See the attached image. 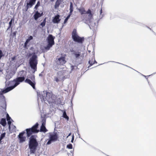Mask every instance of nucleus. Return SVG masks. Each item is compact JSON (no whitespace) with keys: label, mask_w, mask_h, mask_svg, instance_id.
<instances>
[{"label":"nucleus","mask_w":156,"mask_h":156,"mask_svg":"<svg viewBox=\"0 0 156 156\" xmlns=\"http://www.w3.org/2000/svg\"><path fill=\"white\" fill-rule=\"evenodd\" d=\"M39 124L37 122L31 128L27 129L26 131L27 136L30 137L28 143L29 147L30 149L31 153H34L37 149L38 145V143L37 141V135H32V134L37 133L39 131L38 129Z\"/></svg>","instance_id":"obj_1"},{"label":"nucleus","mask_w":156,"mask_h":156,"mask_svg":"<svg viewBox=\"0 0 156 156\" xmlns=\"http://www.w3.org/2000/svg\"><path fill=\"white\" fill-rule=\"evenodd\" d=\"M6 103L5 98L1 93V114L2 117L6 115L7 121H10L12 119L6 112Z\"/></svg>","instance_id":"obj_2"},{"label":"nucleus","mask_w":156,"mask_h":156,"mask_svg":"<svg viewBox=\"0 0 156 156\" xmlns=\"http://www.w3.org/2000/svg\"><path fill=\"white\" fill-rule=\"evenodd\" d=\"M79 12L81 15L88 14V17L86 18V16H85L84 20H85V23H87L88 22L90 23L91 20L93 18V15L91 13V11L90 9H88L87 11H86L85 9L83 7L80 8L78 9Z\"/></svg>","instance_id":"obj_3"},{"label":"nucleus","mask_w":156,"mask_h":156,"mask_svg":"<svg viewBox=\"0 0 156 156\" xmlns=\"http://www.w3.org/2000/svg\"><path fill=\"white\" fill-rule=\"evenodd\" d=\"M37 58V55L34 53L29 59V64L31 68L34 70L33 73H34L37 70V65L38 64Z\"/></svg>","instance_id":"obj_4"},{"label":"nucleus","mask_w":156,"mask_h":156,"mask_svg":"<svg viewBox=\"0 0 156 156\" xmlns=\"http://www.w3.org/2000/svg\"><path fill=\"white\" fill-rule=\"evenodd\" d=\"M72 37L74 41L81 44L82 43L84 40L83 37H81L78 35L76 30L75 29H74L72 32Z\"/></svg>","instance_id":"obj_5"},{"label":"nucleus","mask_w":156,"mask_h":156,"mask_svg":"<svg viewBox=\"0 0 156 156\" xmlns=\"http://www.w3.org/2000/svg\"><path fill=\"white\" fill-rule=\"evenodd\" d=\"M16 83V81L15 79L13 80L7 82L6 83V86H10L9 87H7L5 89L2 91V92L1 93L2 94L3 96H4L3 95V94L6 93L10 90L13 89L14 88H12L13 87Z\"/></svg>","instance_id":"obj_6"},{"label":"nucleus","mask_w":156,"mask_h":156,"mask_svg":"<svg viewBox=\"0 0 156 156\" xmlns=\"http://www.w3.org/2000/svg\"><path fill=\"white\" fill-rule=\"evenodd\" d=\"M24 73V71H21L19 72L18 75L20 76L17 77L15 79L16 81V83L15 85L12 87V88H15L17 86L19 85L20 83L22 82L24 80L25 81V75L23 74Z\"/></svg>","instance_id":"obj_7"},{"label":"nucleus","mask_w":156,"mask_h":156,"mask_svg":"<svg viewBox=\"0 0 156 156\" xmlns=\"http://www.w3.org/2000/svg\"><path fill=\"white\" fill-rule=\"evenodd\" d=\"M55 37H53L52 35L49 34L47 37V41L48 44L47 46L45 47V49L49 50L52 46L55 44L54 40Z\"/></svg>","instance_id":"obj_8"},{"label":"nucleus","mask_w":156,"mask_h":156,"mask_svg":"<svg viewBox=\"0 0 156 156\" xmlns=\"http://www.w3.org/2000/svg\"><path fill=\"white\" fill-rule=\"evenodd\" d=\"M29 78H30L32 81L30 79L27 78L25 80V82L30 84L34 89H35L36 83L35 82L34 75H31L29 77Z\"/></svg>","instance_id":"obj_9"},{"label":"nucleus","mask_w":156,"mask_h":156,"mask_svg":"<svg viewBox=\"0 0 156 156\" xmlns=\"http://www.w3.org/2000/svg\"><path fill=\"white\" fill-rule=\"evenodd\" d=\"M49 139L46 144L47 145L50 144L52 142L57 141L58 138V136L57 133H50L49 135Z\"/></svg>","instance_id":"obj_10"},{"label":"nucleus","mask_w":156,"mask_h":156,"mask_svg":"<svg viewBox=\"0 0 156 156\" xmlns=\"http://www.w3.org/2000/svg\"><path fill=\"white\" fill-rule=\"evenodd\" d=\"M53 94L50 93H47L46 96V99L49 104L54 103L55 102V100Z\"/></svg>","instance_id":"obj_11"},{"label":"nucleus","mask_w":156,"mask_h":156,"mask_svg":"<svg viewBox=\"0 0 156 156\" xmlns=\"http://www.w3.org/2000/svg\"><path fill=\"white\" fill-rule=\"evenodd\" d=\"M36 0H26L27 2L26 11H27L29 8H31L34 4Z\"/></svg>","instance_id":"obj_12"},{"label":"nucleus","mask_w":156,"mask_h":156,"mask_svg":"<svg viewBox=\"0 0 156 156\" xmlns=\"http://www.w3.org/2000/svg\"><path fill=\"white\" fill-rule=\"evenodd\" d=\"M66 62L65 57H61L58 58L57 61L58 64L61 66L63 65Z\"/></svg>","instance_id":"obj_13"},{"label":"nucleus","mask_w":156,"mask_h":156,"mask_svg":"<svg viewBox=\"0 0 156 156\" xmlns=\"http://www.w3.org/2000/svg\"><path fill=\"white\" fill-rule=\"evenodd\" d=\"M25 132L24 131L20 133L18 135V137L19 139L20 142H23L25 141L26 140V137L23 136Z\"/></svg>","instance_id":"obj_14"},{"label":"nucleus","mask_w":156,"mask_h":156,"mask_svg":"<svg viewBox=\"0 0 156 156\" xmlns=\"http://www.w3.org/2000/svg\"><path fill=\"white\" fill-rule=\"evenodd\" d=\"M60 16L59 15L57 14L55 16L52 20V22L54 23H58L61 20L60 19Z\"/></svg>","instance_id":"obj_15"},{"label":"nucleus","mask_w":156,"mask_h":156,"mask_svg":"<svg viewBox=\"0 0 156 156\" xmlns=\"http://www.w3.org/2000/svg\"><path fill=\"white\" fill-rule=\"evenodd\" d=\"M43 15V12L40 13L38 11H36L33 16L34 19L37 20L39 17L42 16Z\"/></svg>","instance_id":"obj_16"},{"label":"nucleus","mask_w":156,"mask_h":156,"mask_svg":"<svg viewBox=\"0 0 156 156\" xmlns=\"http://www.w3.org/2000/svg\"><path fill=\"white\" fill-rule=\"evenodd\" d=\"M63 0H57L55 2L54 8L55 9L58 8L60 4L63 2Z\"/></svg>","instance_id":"obj_17"},{"label":"nucleus","mask_w":156,"mask_h":156,"mask_svg":"<svg viewBox=\"0 0 156 156\" xmlns=\"http://www.w3.org/2000/svg\"><path fill=\"white\" fill-rule=\"evenodd\" d=\"M14 17L12 18L10 21V22H9V26L8 27V28L7 29V30H8L10 28H11V30H12V22H13L14 21Z\"/></svg>","instance_id":"obj_18"},{"label":"nucleus","mask_w":156,"mask_h":156,"mask_svg":"<svg viewBox=\"0 0 156 156\" xmlns=\"http://www.w3.org/2000/svg\"><path fill=\"white\" fill-rule=\"evenodd\" d=\"M1 124L4 126H6V123L5 119L2 118L1 119Z\"/></svg>","instance_id":"obj_19"},{"label":"nucleus","mask_w":156,"mask_h":156,"mask_svg":"<svg viewBox=\"0 0 156 156\" xmlns=\"http://www.w3.org/2000/svg\"><path fill=\"white\" fill-rule=\"evenodd\" d=\"M48 131L47 129H46L45 126H41L40 131L41 132H44L45 133L47 132Z\"/></svg>","instance_id":"obj_20"},{"label":"nucleus","mask_w":156,"mask_h":156,"mask_svg":"<svg viewBox=\"0 0 156 156\" xmlns=\"http://www.w3.org/2000/svg\"><path fill=\"white\" fill-rule=\"evenodd\" d=\"M80 52H76L74 53V54L76 58H79V57L80 55Z\"/></svg>","instance_id":"obj_21"},{"label":"nucleus","mask_w":156,"mask_h":156,"mask_svg":"<svg viewBox=\"0 0 156 156\" xmlns=\"http://www.w3.org/2000/svg\"><path fill=\"white\" fill-rule=\"evenodd\" d=\"M70 13H72L73 10V4L72 2H70Z\"/></svg>","instance_id":"obj_22"},{"label":"nucleus","mask_w":156,"mask_h":156,"mask_svg":"<svg viewBox=\"0 0 156 156\" xmlns=\"http://www.w3.org/2000/svg\"><path fill=\"white\" fill-rule=\"evenodd\" d=\"M63 117L66 119L67 120H69V117L68 116L66 115V112L64 111L63 113Z\"/></svg>","instance_id":"obj_23"},{"label":"nucleus","mask_w":156,"mask_h":156,"mask_svg":"<svg viewBox=\"0 0 156 156\" xmlns=\"http://www.w3.org/2000/svg\"><path fill=\"white\" fill-rule=\"evenodd\" d=\"M40 5V1H38L37 4L35 5L34 7V9L36 10L37 9L38 7Z\"/></svg>","instance_id":"obj_24"},{"label":"nucleus","mask_w":156,"mask_h":156,"mask_svg":"<svg viewBox=\"0 0 156 156\" xmlns=\"http://www.w3.org/2000/svg\"><path fill=\"white\" fill-rule=\"evenodd\" d=\"M45 23H46V20L45 19H44L43 22L41 23L40 25L42 26V27H43L44 26H45Z\"/></svg>","instance_id":"obj_25"},{"label":"nucleus","mask_w":156,"mask_h":156,"mask_svg":"<svg viewBox=\"0 0 156 156\" xmlns=\"http://www.w3.org/2000/svg\"><path fill=\"white\" fill-rule=\"evenodd\" d=\"M33 39V37L31 36H30L26 41L29 42L31 40H32Z\"/></svg>","instance_id":"obj_26"},{"label":"nucleus","mask_w":156,"mask_h":156,"mask_svg":"<svg viewBox=\"0 0 156 156\" xmlns=\"http://www.w3.org/2000/svg\"><path fill=\"white\" fill-rule=\"evenodd\" d=\"M67 147L69 149H72L73 148V146L71 144H70L67 145Z\"/></svg>","instance_id":"obj_27"},{"label":"nucleus","mask_w":156,"mask_h":156,"mask_svg":"<svg viewBox=\"0 0 156 156\" xmlns=\"http://www.w3.org/2000/svg\"><path fill=\"white\" fill-rule=\"evenodd\" d=\"M89 63L90 64V66H92L94 64V61H91V59L89 61Z\"/></svg>","instance_id":"obj_28"},{"label":"nucleus","mask_w":156,"mask_h":156,"mask_svg":"<svg viewBox=\"0 0 156 156\" xmlns=\"http://www.w3.org/2000/svg\"><path fill=\"white\" fill-rule=\"evenodd\" d=\"M5 133H4L1 134V140L5 136Z\"/></svg>","instance_id":"obj_29"},{"label":"nucleus","mask_w":156,"mask_h":156,"mask_svg":"<svg viewBox=\"0 0 156 156\" xmlns=\"http://www.w3.org/2000/svg\"><path fill=\"white\" fill-rule=\"evenodd\" d=\"M54 81H55L56 82H58L59 81V80L58 79V78L56 76L54 77Z\"/></svg>","instance_id":"obj_30"},{"label":"nucleus","mask_w":156,"mask_h":156,"mask_svg":"<svg viewBox=\"0 0 156 156\" xmlns=\"http://www.w3.org/2000/svg\"><path fill=\"white\" fill-rule=\"evenodd\" d=\"M11 123V122L10 121H8V124L9 125V129H10V126Z\"/></svg>","instance_id":"obj_31"},{"label":"nucleus","mask_w":156,"mask_h":156,"mask_svg":"<svg viewBox=\"0 0 156 156\" xmlns=\"http://www.w3.org/2000/svg\"><path fill=\"white\" fill-rule=\"evenodd\" d=\"M28 43V42L26 41V42H25V43H24V47L25 48H26L27 47V44Z\"/></svg>","instance_id":"obj_32"},{"label":"nucleus","mask_w":156,"mask_h":156,"mask_svg":"<svg viewBox=\"0 0 156 156\" xmlns=\"http://www.w3.org/2000/svg\"><path fill=\"white\" fill-rule=\"evenodd\" d=\"M16 33H17V31H15V32H14L13 33L12 35H13V37H16Z\"/></svg>","instance_id":"obj_33"},{"label":"nucleus","mask_w":156,"mask_h":156,"mask_svg":"<svg viewBox=\"0 0 156 156\" xmlns=\"http://www.w3.org/2000/svg\"><path fill=\"white\" fill-rule=\"evenodd\" d=\"M46 122V119L44 118H42V122Z\"/></svg>","instance_id":"obj_34"},{"label":"nucleus","mask_w":156,"mask_h":156,"mask_svg":"<svg viewBox=\"0 0 156 156\" xmlns=\"http://www.w3.org/2000/svg\"><path fill=\"white\" fill-rule=\"evenodd\" d=\"M72 13H70V12H69V15L67 16L66 18L69 19L70 18V16L72 15Z\"/></svg>","instance_id":"obj_35"},{"label":"nucleus","mask_w":156,"mask_h":156,"mask_svg":"<svg viewBox=\"0 0 156 156\" xmlns=\"http://www.w3.org/2000/svg\"><path fill=\"white\" fill-rule=\"evenodd\" d=\"M68 20V19H67V18H66L65 19V20H64V24L66 23L67 22Z\"/></svg>","instance_id":"obj_36"},{"label":"nucleus","mask_w":156,"mask_h":156,"mask_svg":"<svg viewBox=\"0 0 156 156\" xmlns=\"http://www.w3.org/2000/svg\"><path fill=\"white\" fill-rule=\"evenodd\" d=\"M74 140V136L73 135V136H72V140H71V142L72 143H73V141Z\"/></svg>","instance_id":"obj_37"},{"label":"nucleus","mask_w":156,"mask_h":156,"mask_svg":"<svg viewBox=\"0 0 156 156\" xmlns=\"http://www.w3.org/2000/svg\"><path fill=\"white\" fill-rule=\"evenodd\" d=\"M91 61H94V64L95 63H97V62L95 60V59L94 58H92L91 59Z\"/></svg>","instance_id":"obj_38"},{"label":"nucleus","mask_w":156,"mask_h":156,"mask_svg":"<svg viewBox=\"0 0 156 156\" xmlns=\"http://www.w3.org/2000/svg\"><path fill=\"white\" fill-rule=\"evenodd\" d=\"M46 122H42L41 126H45Z\"/></svg>","instance_id":"obj_39"},{"label":"nucleus","mask_w":156,"mask_h":156,"mask_svg":"<svg viewBox=\"0 0 156 156\" xmlns=\"http://www.w3.org/2000/svg\"><path fill=\"white\" fill-rule=\"evenodd\" d=\"M43 73V72H41V73L39 74V76H42Z\"/></svg>","instance_id":"obj_40"},{"label":"nucleus","mask_w":156,"mask_h":156,"mask_svg":"<svg viewBox=\"0 0 156 156\" xmlns=\"http://www.w3.org/2000/svg\"><path fill=\"white\" fill-rule=\"evenodd\" d=\"M71 134V133H70L67 136V137H68L69 136H70Z\"/></svg>","instance_id":"obj_41"},{"label":"nucleus","mask_w":156,"mask_h":156,"mask_svg":"<svg viewBox=\"0 0 156 156\" xmlns=\"http://www.w3.org/2000/svg\"><path fill=\"white\" fill-rule=\"evenodd\" d=\"M0 52H1V57H2V51L1 50V51H0Z\"/></svg>","instance_id":"obj_42"},{"label":"nucleus","mask_w":156,"mask_h":156,"mask_svg":"<svg viewBox=\"0 0 156 156\" xmlns=\"http://www.w3.org/2000/svg\"><path fill=\"white\" fill-rule=\"evenodd\" d=\"M13 128L15 129L16 128V126H13Z\"/></svg>","instance_id":"obj_43"},{"label":"nucleus","mask_w":156,"mask_h":156,"mask_svg":"<svg viewBox=\"0 0 156 156\" xmlns=\"http://www.w3.org/2000/svg\"><path fill=\"white\" fill-rule=\"evenodd\" d=\"M100 14H101V13H102V9H101V10H100Z\"/></svg>","instance_id":"obj_44"},{"label":"nucleus","mask_w":156,"mask_h":156,"mask_svg":"<svg viewBox=\"0 0 156 156\" xmlns=\"http://www.w3.org/2000/svg\"><path fill=\"white\" fill-rule=\"evenodd\" d=\"M50 1L51 2H53L54 1V0H50Z\"/></svg>","instance_id":"obj_45"},{"label":"nucleus","mask_w":156,"mask_h":156,"mask_svg":"<svg viewBox=\"0 0 156 156\" xmlns=\"http://www.w3.org/2000/svg\"><path fill=\"white\" fill-rule=\"evenodd\" d=\"M15 57H13L12 58V59L13 60H14L15 59Z\"/></svg>","instance_id":"obj_46"}]
</instances>
